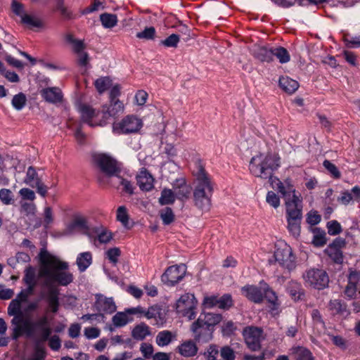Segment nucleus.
<instances>
[{"mask_svg": "<svg viewBox=\"0 0 360 360\" xmlns=\"http://www.w3.org/2000/svg\"><path fill=\"white\" fill-rule=\"evenodd\" d=\"M39 267L38 278L47 288L46 299L50 310L56 313L58 310V290L57 285H68L73 281V276L69 271L68 263L58 257L41 249L39 255Z\"/></svg>", "mask_w": 360, "mask_h": 360, "instance_id": "nucleus-1", "label": "nucleus"}, {"mask_svg": "<svg viewBox=\"0 0 360 360\" xmlns=\"http://www.w3.org/2000/svg\"><path fill=\"white\" fill-rule=\"evenodd\" d=\"M22 304L13 316L11 324L13 326V338L17 339L25 333L28 337L35 338L39 342L46 341L51 333V328L48 317L43 316L37 321L32 322L28 317L23 315L21 311Z\"/></svg>", "mask_w": 360, "mask_h": 360, "instance_id": "nucleus-2", "label": "nucleus"}, {"mask_svg": "<svg viewBox=\"0 0 360 360\" xmlns=\"http://www.w3.org/2000/svg\"><path fill=\"white\" fill-rule=\"evenodd\" d=\"M124 112L123 103L116 98L110 100L109 106L103 105L102 111L96 112L89 106L83 105L80 108L82 120L89 125L102 126L110 117H115Z\"/></svg>", "mask_w": 360, "mask_h": 360, "instance_id": "nucleus-3", "label": "nucleus"}, {"mask_svg": "<svg viewBox=\"0 0 360 360\" xmlns=\"http://www.w3.org/2000/svg\"><path fill=\"white\" fill-rule=\"evenodd\" d=\"M213 186L210 177L202 167H200L195 178L193 197L195 205L202 210H208L211 205Z\"/></svg>", "mask_w": 360, "mask_h": 360, "instance_id": "nucleus-4", "label": "nucleus"}, {"mask_svg": "<svg viewBox=\"0 0 360 360\" xmlns=\"http://www.w3.org/2000/svg\"><path fill=\"white\" fill-rule=\"evenodd\" d=\"M221 319V316L219 314H201L191 327L195 340L202 342L211 340L213 331L212 327L218 324Z\"/></svg>", "mask_w": 360, "mask_h": 360, "instance_id": "nucleus-5", "label": "nucleus"}, {"mask_svg": "<svg viewBox=\"0 0 360 360\" xmlns=\"http://www.w3.org/2000/svg\"><path fill=\"white\" fill-rule=\"evenodd\" d=\"M280 166V158L276 154L260 153L252 158L250 170L255 176L267 178L270 172Z\"/></svg>", "mask_w": 360, "mask_h": 360, "instance_id": "nucleus-6", "label": "nucleus"}, {"mask_svg": "<svg viewBox=\"0 0 360 360\" xmlns=\"http://www.w3.org/2000/svg\"><path fill=\"white\" fill-rule=\"evenodd\" d=\"M24 281L27 285V288L22 290L16 297L13 300L8 307V314H15L19 309L20 304L26 302L30 295H32L34 287L36 285V272L32 266H28L25 270Z\"/></svg>", "mask_w": 360, "mask_h": 360, "instance_id": "nucleus-7", "label": "nucleus"}, {"mask_svg": "<svg viewBox=\"0 0 360 360\" xmlns=\"http://www.w3.org/2000/svg\"><path fill=\"white\" fill-rule=\"evenodd\" d=\"M274 257L276 262L288 271L296 267V258L291 247L285 241L279 240L275 244Z\"/></svg>", "mask_w": 360, "mask_h": 360, "instance_id": "nucleus-8", "label": "nucleus"}, {"mask_svg": "<svg viewBox=\"0 0 360 360\" xmlns=\"http://www.w3.org/2000/svg\"><path fill=\"white\" fill-rule=\"evenodd\" d=\"M143 126V121L139 117L130 115L112 124V132L115 134H129L138 133Z\"/></svg>", "mask_w": 360, "mask_h": 360, "instance_id": "nucleus-9", "label": "nucleus"}, {"mask_svg": "<svg viewBox=\"0 0 360 360\" xmlns=\"http://www.w3.org/2000/svg\"><path fill=\"white\" fill-rule=\"evenodd\" d=\"M198 301L194 295L185 293L176 302V310L178 314L188 320L194 319L197 315Z\"/></svg>", "mask_w": 360, "mask_h": 360, "instance_id": "nucleus-10", "label": "nucleus"}, {"mask_svg": "<svg viewBox=\"0 0 360 360\" xmlns=\"http://www.w3.org/2000/svg\"><path fill=\"white\" fill-rule=\"evenodd\" d=\"M307 286L321 290L327 286L329 279L327 274L322 269H310L307 270L302 276Z\"/></svg>", "mask_w": 360, "mask_h": 360, "instance_id": "nucleus-11", "label": "nucleus"}, {"mask_svg": "<svg viewBox=\"0 0 360 360\" xmlns=\"http://www.w3.org/2000/svg\"><path fill=\"white\" fill-rule=\"evenodd\" d=\"M186 271V268L184 264L171 266L162 274L161 280L167 285H174L184 277Z\"/></svg>", "mask_w": 360, "mask_h": 360, "instance_id": "nucleus-12", "label": "nucleus"}, {"mask_svg": "<svg viewBox=\"0 0 360 360\" xmlns=\"http://www.w3.org/2000/svg\"><path fill=\"white\" fill-rule=\"evenodd\" d=\"M243 337L248 348L257 351L260 348L262 339V330L257 327L250 326L243 330Z\"/></svg>", "mask_w": 360, "mask_h": 360, "instance_id": "nucleus-13", "label": "nucleus"}, {"mask_svg": "<svg viewBox=\"0 0 360 360\" xmlns=\"http://www.w3.org/2000/svg\"><path fill=\"white\" fill-rule=\"evenodd\" d=\"M23 182L26 185H28L32 188H36L37 193L42 197L46 196L48 188L41 181L36 170L32 167H30L27 169L26 176L25 177Z\"/></svg>", "mask_w": 360, "mask_h": 360, "instance_id": "nucleus-14", "label": "nucleus"}, {"mask_svg": "<svg viewBox=\"0 0 360 360\" xmlns=\"http://www.w3.org/2000/svg\"><path fill=\"white\" fill-rule=\"evenodd\" d=\"M286 217H302V198L300 194H293L285 198Z\"/></svg>", "mask_w": 360, "mask_h": 360, "instance_id": "nucleus-15", "label": "nucleus"}, {"mask_svg": "<svg viewBox=\"0 0 360 360\" xmlns=\"http://www.w3.org/2000/svg\"><path fill=\"white\" fill-rule=\"evenodd\" d=\"M94 160L101 170L109 176L115 174L117 171L116 160L109 155L105 153L96 154L94 155Z\"/></svg>", "mask_w": 360, "mask_h": 360, "instance_id": "nucleus-16", "label": "nucleus"}, {"mask_svg": "<svg viewBox=\"0 0 360 360\" xmlns=\"http://www.w3.org/2000/svg\"><path fill=\"white\" fill-rule=\"evenodd\" d=\"M167 311L160 305L155 304L146 309V318L153 320V324L162 326L166 321Z\"/></svg>", "mask_w": 360, "mask_h": 360, "instance_id": "nucleus-17", "label": "nucleus"}, {"mask_svg": "<svg viewBox=\"0 0 360 360\" xmlns=\"http://www.w3.org/2000/svg\"><path fill=\"white\" fill-rule=\"evenodd\" d=\"M345 294L349 298H356L360 295V274L352 272L349 274Z\"/></svg>", "mask_w": 360, "mask_h": 360, "instance_id": "nucleus-18", "label": "nucleus"}, {"mask_svg": "<svg viewBox=\"0 0 360 360\" xmlns=\"http://www.w3.org/2000/svg\"><path fill=\"white\" fill-rule=\"evenodd\" d=\"M41 96L46 102L53 104L62 103L63 98L61 89L56 86L43 89L41 91Z\"/></svg>", "mask_w": 360, "mask_h": 360, "instance_id": "nucleus-19", "label": "nucleus"}, {"mask_svg": "<svg viewBox=\"0 0 360 360\" xmlns=\"http://www.w3.org/2000/svg\"><path fill=\"white\" fill-rule=\"evenodd\" d=\"M271 181L272 186L276 188L284 198L292 196L293 194H299L289 179L282 182L277 178H271Z\"/></svg>", "mask_w": 360, "mask_h": 360, "instance_id": "nucleus-20", "label": "nucleus"}, {"mask_svg": "<svg viewBox=\"0 0 360 360\" xmlns=\"http://www.w3.org/2000/svg\"><path fill=\"white\" fill-rule=\"evenodd\" d=\"M345 240L341 238L335 239L326 250L327 255L336 263L342 262V254L340 248L345 245Z\"/></svg>", "mask_w": 360, "mask_h": 360, "instance_id": "nucleus-21", "label": "nucleus"}, {"mask_svg": "<svg viewBox=\"0 0 360 360\" xmlns=\"http://www.w3.org/2000/svg\"><path fill=\"white\" fill-rule=\"evenodd\" d=\"M96 307L99 311L112 314L116 310V305L112 298H108L103 295L96 296Z\"/></svg>", "mask_w": 360, "mask_h": 360, "instance_id": "nucleus-22", "label": "nucleus"}, {"mask_svg": "<svg viewBox=\"0 0 360 360\" xmlns=\"http://www.w3.org/2000/svg\"><path fill=\"white\" fill-rule=\"evenodd\" d=\"M136 179L137 184L141 190L148 191L153 188L154 179L146 169H141Z\"/></svg>", "mask_w": 360, "mask_h": 360, "instance_id": "nucleus-23", "label": "nucleus"}, {"mask_svg": "<svg viewBox=\"0 0 360 360\" xmlns=\"http://www.w3.org/2000/svg\"><path fill=\"white\" fill-rule=\"evenodd\" d=\"M177 351L184 357H192L196 355L198 348L194 341L188 340L181 343L177 347Z\"/></svg>", "mask_w": 360, "mask_h": 360, "instance_id": "nucleus-24", "label": "nucleus"}, {"mask_svg": "<svg viewBox=\"0 0 360 360\" xmlns=\"http://www.w3.org/2000/svg\"><path fill=\"white\" fill-rule=\"evenodd\" d=\"M263 290L255 285H246L242 288V293L249 300L255 302H259L263 297Z\"/></svg>", "mask_w": 360, "mask_h": 360, "instance_id": "nucleus-25", "label": "nucleus"}, {"mask_svg": "<svg viewBox=\"0 0 360 360\" xmlns=\"http://www.w3.org/2000/svg\"><path fill=\"white\" fill-rule=\"evenodd\" d=\"M179 193H174L171 189L165 188L161 192V195L159 198V202L162 205L173 204L176 198H186L187 194H184L181 196Z\"/></svg>", "mask_w": 360, "mask_h": 360, "instance_id": "nucleus-26", "label": "nucleus"}, {"mask_svg": "<svg viewBox=\"0 0 360 360\" xmlns=\"http://www.w3.org/2000/svg\"><path fill=\"white\" fill-rule=\"evenodd\" d=\"M280 87L288 94L294 93L299 87L298 82L287 76L281 77L279 79Z\"/></svg>", "mask_w": 360, "mask_h": 360, "instance_id": "nucleus-27", "label": "nucleus"}, {"mask_svg": "<svg viewBox=\"0 0 360 360\" xmlns=\"http://www.w3.org/2000/svg\"><path fill=\"white\" fill-rule=\"evenodd\" d=\"M150 334V327L144 323L136 325L131 332L132 337L138 340H142Z\"/></svg>", "mask_w": 360, "mask_h": 360, "instance_id": "nucleus-28", "label": "nucleus"}, {"mask_svg": "<svg viewBox=\"0 0 360 360\" xmlns=\"http://www.w3.org/2000/svg\"><path fill=\"white\" fill-rule=\"evenodd\" d=\"M92 263V255L90 252L79 253L76 259V264L80 271H84Z\"/></svg>", "mask_w": 360, "mask_h": 360, "instance_id": "nucleus-29", "label": "nucleus"}, {"mask_svg": "<svg viewBox=\"0 0 360 360\" xmlns=\"http://www.w3.org/2000/svg\"><path fill=\"white\" fill-rule=\"evenodd\" d=\"M175 339V334L169 330H162L157 335L155 342L158 346L165 347L169 345Z\"/></svg>", "mask_w": 360, "mask_h": 360, "instance_id": "nucleus-30", "label": "nucleus"}, {"mask_svg": "<svg viewBox=\"0 0 360 360\" xmlns=\"http://www.w3.org/2000/svg\"><path fill=\"white\" fill-rule=\"evenodd\" d=\"M273 49L259 46L255 50L254 54L261 61L271 62L273 60Z\"/></svg>", "mask_w": 360, "mask_h": 360, "instance_id": "nucleus-31", "label": "nucleus"}, {"mask_svg": "<svg viewBox=\"0 0 360 360\" xmlns=\"http://www.w3.org/2000/svg\"><path fill=\"white\" fill-rule=\"evenodd\" d=\"M288 229L294 238H297L300 234V222L302 217H286Z\"/></svg>", "mask_w": 360, "mask_h": 360, "instance_id": "nucleus-32", "label": "nucleus"}, {"mask_svg": "<svg viewBox=\"0 0 360 360\" xmlns=\"http://www.w3.org/2000/svg\"><path fill=\"white\" fill-rule=\"evenodd\" d=\"M261 288L263 290V295L268 300V301L272 304L271 311L274 313V311H277L278 309V304H277V297L274 291L270 290L266 283L261 282Z\"/></svg>", "mask_w": 360, "mask_h": 360, "instance_id": "nucleus-33", "label": "nucleus"}, {"mask_svg": "<svg viewBox=\"0 0 360 360\" xmlns=\"http://www.w3.org/2000/svg\"><path fill=\"white\" fill-rule=\"evenodd\" d=\"M133 321L126 310L123 312L116 313L112 319V323L115 327H122Z\"/></svg>", "mask_w": 360, "mask_h": 360, "instance_id": "nucleus-34", "label": "nucleus"}, {"mask_svg": "<svg viewBox=\"0 0 360 360\" xmlns=\"http://www.w3.org/2000/svg\"><path fill=\"white\" fill-rule=\"evenodd\" d=\"M86 220L82 217H77L74 219L72 222L70 224L66 229L67 234H72L76 230L86 229Z\"/></svg>", "mask_w": 360, "mask_h": 360, "instance_id": "nucleus-35", "label": "nucleus"}, {"mask_svg": "<svg viewBox=\"0 0 360 360\" xmlns=\"http://www.w3.org/2000/svg\"><path fill=\"white\" fill-rule=\"evenodd\" d=\"M116 219L120 222L124 228H129V216L128 210L125 206H120L117 207L116 212Z\"/></svg>", "mask_w": 360, "mask_h": 360, "instance_id": "nucleus-36", "label": "nucleus"}, {"mask_svg": "<svg viewBox=\"0 0 360 360\" xmlns=\"http://www.w3.org/2000/svg\"><path fill=\"white\" fill-rule=\"evenodd\" d=\"M22 23L28 27L29 28L39 27L42 23L39 18L36 15L26 13L20 19Z\"/></svg>", "mask_w": 360, "mask_h": 360, "instance_id": "nucleus-37", "label": "nucleus"}, {"mask_svg": "<svg viewBox=\"0 0 360 360\" xmlns=\"http://www.w3.org/2000/svg\"><path fill=\"white\" fill-rule=\"evenodd\" d=\"M276 57L281 63H286L290 61V56L288 51L281 46L274 47L273 58Z\"/></svg>", "mask_w": 360, "mask_h": 360, "instance_id": "nucleus-38", "label": "nucleus"}, {"mask_svg": "<svg viewBox=\"0 0 360 360\" xmlns=\"http://www.w3.org/2000/svg\"><path fill=\"white\" fill-rule=\"evenodd\" d=\"M292 353L295 355L296 360H314L311 352L303 347L293 348Z\"/></svg>", "mask_w": 360, "mask_h": 360, "instance_id": "nucleus-39", "label": "nucleus"}, {"mask_svg": "<svg viewBox=\"0 0 360 360\" xmlns=\"http://www.w3.org/2000/svg\"><path fill=\"white\" fill-rule=\"evenodd\" d=\"M102 25L105 28L113 27L117 22V16L112 13H103L100 15Z\"/></svg>", "mask_w": 360, "mask_h": 360, "instance_id": "nucleus-40", "label": "nucleus"}, {"mask_svg": "<svg viewBox=\"0 0 360 360\" xmlns=\"http://www.w3.org/2000/svg\"><path fill=\"white\" fill-rule=\"evenodd\" d=\"M312 243L316 247L323 246L326 243V233L324 231L315 229L313 231Z\"/></svg>", "mask_w": 360, "mask_h": 360, "instance_id": "nucleus-41", "label": "nucleus"}, {"mask_svg": "<svg viewBox=\"0 0 360 360\" xmlns=\"http://www.w3.org/2000/svg\"><path fill=\"white\" fill-rule=\"evenodd\" d=\"M26 101L25 95L22 93H19L13 96L11 103L15 110H20L25 107Z\"/></svg>", "mask_w": 360, "mask_h": 360, "instance_id": "nucleus-42", "label": "nucleus"}, {"mask_svg": "<svg viewBox=\"0 0 360 360\" xmlns=\"http://www.w3.org/2000/svg\"><path fill=\"white\" fill-rule=\"evenodd\" d=\"M94 84L97 91L103 93L111 85V79L108 77H101L95 81Z\"/></svg>", "mask_w": 360, "mask_h": 360, "instance_id": "nucleus-43", "label": "nucleus"}, {"mask_svg": "<svg viewBox=\"0 0 360 360\" xmlns=\"http://www.w3.org/2000/svg\"><path fill=\"white\" fill-rule=\"evenodd\" d=\"M96 237L101 243H107L112 238V233L105 229H101L96 231Z\"/></svg>", "mask_w": 360, "mask_h": 360, "instance_id": "nucleus-44", "label": "nucleus"}, {"mask_svg": "<svg viewBox=\"0 0 360 360\" xmlns=\"http://www.w3.org/2000/svg\"><path fill=\"white\" fill-rule=\"evenodd\" d=\"M329 309L333 314H341L344 315L346 311L345 306L343 305L340 300H335L330 301L329 304Z\"/></svg>", "mask_w": 360, "mask_h": 360, "instance_id": "nucleus-45", "label": "nucleus"}, {"mask_svg": "<svg viewBox=\"0 0 360 360\" xmlns=\"http://www.w3.org/2000/svg\"><path fill=\"white\" fill-rule=\"evenodd\" d=\"M160 217L165 224H171L174 219V214L169 207H165L160 212Z\"/></svg>", "mask_w": 360, "mask_h": 360, "instance_id": "nucleus-46", "label": "nucleus"}, {"mask_svg": "<svg viewBox=\"0 0 360 360\" xmlns=\"http://www.w3.org/2000/svg\"><path fill=\"white\" fill-rule=\"evenodd\" d=\"M266 202L272 207L277 209L281 205L280 198L273 191H269L266 195Z\"/></svg>", "mask_w": 360, "mask_h": 360, "instance_id": "nucleus-47", "label": "nucleus"}, {"mask_svg": "<svg viewBox=\"0 0 360 360\" xmlns=\"http://www.w3.org/2000/svg\"><path fill=\"white\" fill-rule=\"evenodd\" d=\"M0 200L4 205H11L13 202V195L12 192L7 188L0 190Z\"/></svg>", "mask_w": 360, "mask_h": 360, "instance_id": "nucleus-48", "label": "nucleus"}, {"mask_svg": "<svg viewBox=\"0 0 360 360\" xmlns=\"http://www.w3.org/2000/svg\"><path fill=\"white\" fill-rule=\"evenodd\" d=\"M179 42V35L172 34L165 40L161 41L160 44L166 47H176Z\"/></svg>", "mask_w": 360, "mask_h": 360, "instance_id": "nucleus-49", "label": "nucleus"}, {"mask_svg": "<svg viewBox=\"0 0 360 360\" xmlns=\"http://www.w3.org/2000/svg\"><path fill=\"white\" fill-rule=\"evenodd\" d=\"M232 299L229 295H224L218 297V307L223 309H229L232 306Z\"/></svg>", "mask_w": 360, "mask_h": 360, "instance_id": "nucleus-50", "label": "nucleus"}, {"mask_svg": "<svg viewBox=\"0 0 360 360\" xmlns=\"http://www.w3.org/2000/svg\"><path fill=\"white\" fill-rule=\"evenodd\" d=\"M328 233L330 236H335L342 231L340 224L335 220L330 221L327 224Z\"/></svg>", "mask_w": 360, "mask_h": 360, "instance_id": "nucleus-51", "label": "nucleus"}, {"mask_svg": "<svg viewBox=\"0 0 360 360\" xmlns=\"http://www.w3.org/2000/svg\"><path fill=\"white\" fill-rule=\"evenodd\" d=\"M321 215L314 210H311L307 214V221L311 225L318 224L321 221Z\"/></svg>", "mask_w": 360, "mask_h": 360, "instance_id": "nucleus-52", "label": "nucleus"}, {"mask_svg": "<svg viewBox=\"0 0 360 360\" xmlns=\"http://www.w3.org/2000/svg\"><path fill=\"white\" fill-rule=\"evenodd\" d=\"M345 41L347 46L356 48L360 46V35L351 36L347 35L345 37Z\"/></svg>", "mask_w": 360, "mask_h": 360, "instance_id": "nucleus-53", "label": "nucleus"}, {"mask_svg": "<svg viewBox=\"0 0 360 360\" xmlns=\"http://www.w3.org/2000/svg\"><path fill=\"white\" fill-rule=\"evenodd\" d=\"M155 30L153 27H146L143 31L138 32L136 37L139 39H151L153 38Z\"/></svg>", "mask_w": 360, "mask_h": 360, "instance_id": "nucleus-54", "label": "nucleus"}, {"mask_svg": "<svg viewBox=\"0 0 360 360\" xmlns=\"http://www.w3.org/2000/svg\"><path fill=\"white\" fill-rule=\"evenodd\" d=\"M116 179L117 180V183H119L120 185L123 186V190L126 193H127L129 194L133 193L134 186L129 181H128L125 179H123L120 176H117Z\"/></svg>", "mask_w": 360, "mask_h": 360, "instance_id": "nucleus-55", "label": "nucleus"}, {"mask_svg": "<svg viewBox=\"0 0 360 360\" xmlns=\"http://www.w3.org/2000/svg\"><path fill=\"white\" fill-rule=\"evenodd\" d=\"M107 258L113 264H116L118 260V257L120 255V250L117 248H113L109 249L106 252Z\"/></svg>", "mask_w": 360, "mask_h": 360, "instance_id": "nucleus-56", "label": "nucleus"}, {"mask_svg": "<svg viewBox=\"0 0 360 360\" xmlns=\"http://www.w3.org/2000/svg\"><path fill=\"white\" fill-rule=\"evenodd\" d=\"M140 351L146 359H149L153 353V347L152 345L143 342L141 345Z\"/></svg>", "mask_w": 360, "mask_h": 360, "instance_id": "nucleus-57", "label": "nucleus"}, {"mask_svg": "<svg viewBox=\"0 0 360 360\" xmlns=\"http://www.w3.org/2000/svg\"><path fill=\"white\" fill-rule=\"evenodd\" d=\"M202 304L205 308L218 307V297L214 295L207 296L204 298Z\"/></svg>", "mask_w": 360, "mask_h": 360, "instance_id": "nucleus-58", "label": "nucleus"}, {"mask_svg": "<svg viewBox=\"0 0 360 360\" xmlns=\"http://www.w3.org/2000/svg\"><path fill=\"white\" fill-rule=\"evenodd\" d=\"M323 166L334 177L339 178L340 176L338 169L329 160H325L323 162Z\"/></svg>", "mask_w": 360, "mask_h": 360, "instance_id": "nucleus-59", "label": "nucleus"}, {"mask_svg": "<svg viewBox=\"0 0 360 360\" xmlns=\"http://www.w3.org/2000/svg\"><path fill=\"white\" fill-rule=\"evenodd\" d=\"M11 7L13 13L18 15L20 18V19L23 17V15H25L27 13L24 11L22 4H21L16 0H13Z\"/></svg>", "mask_w": 360, "mask_h": 360, "instance_id": "nucleus-60", "label": "nucleus"}, {"mask_svg": "<svg viewBox=\"0 0 360 360\" xmlns=\"http://www.w3.org/2000/svg\"><path fill=\"white\" fill-rule=\"evenodd\" d=\"M19 194L24 200H34L36 198L34 192L27 188H23L20 190Z\"/></svg>", "mask_w": 360, "mask_h": 360, "instance_id": "nucleus-61", "label": "nucleus"}, {"mask_svg": "<svg viewBox=\"0 0 360 360\" xmlns=\"http://www.w3.org/2000/svg\"><path fill=\"white\" fill-rule=\"evenodd\" d=\"M221 356L224 360H234L235 354L230 347H224L221 349Z\"/></svg>", "mask_w": 360, "mask_h": 360, "instance_id": "nucleus-62", "label": "nucleus"}, {"mask_svg": "<svg viewBox=\"0 0 360 360\" xmlns=\"http://www.w3.org/2000/svg\"><path fill=\"white\" fill-rule=\"evenodd\" d=\"M352 200H354L352 195L348 191L342 192L340 196L338 198V201L345 205L350 203Z\"/></svg>", "mask_w": 360, "mask_h": 360, "instance_id": "nucleus-63", "label": "nucleus"}, {"mask_svg": "<svg viewBox=\"0 0 360 360\" xmlns=\"http://www.w3.org/2000/svg\"><path fill=\"white\" fill-rule=\"evenodd\" d=\"M84 335L88 339H95L100 335V330L97 328H86L84 329Z\"/></svg>", "mask_w": 360, "mask_h": 360, "instance_id": "nucleus-64", "label": "nucleus"}]
</instances>
